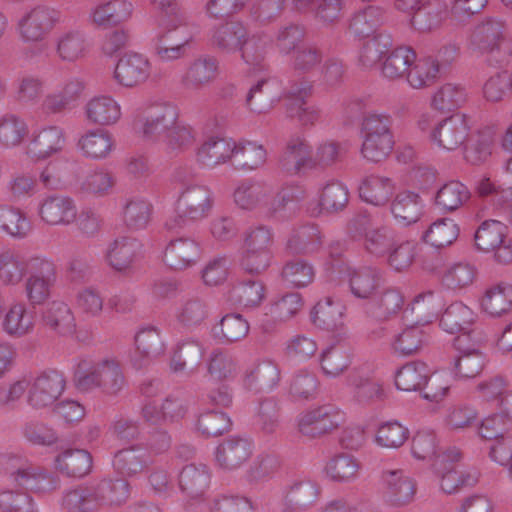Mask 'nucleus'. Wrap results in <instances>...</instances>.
<instances>
[{"mask_svg": "<svg viewBox=\"0 0 512 512\" xmlns=\"http://www.w3.org/2000/svg\"><path fill=\"white\" fill-rule=\"evenodd\" d=\"M136 127L145 141L162 144L174 156L189 150L196 141L195 130L180 119L178 106L170 101H148Z\"/></svg>", "mask_w": 512, "mask_h": 512, "instance_id": "nucleus-1", "label": "nucleus"}, {"mask_svg": "<svg viewBox=\"0 0 512 512\" xmlns=\"http://www.w3.org/2000/svg\"><path fill=\"white\" fill-rule=\"evenodd\" d=\"M75 385L82 392L99 391L105 396L115 397L126 386L123 365L114 356L83 359L75 372Z\"/></svg>", "mask_w": 512, "mask_h": 512, "instance_id": "nucleus-2", "label": "nucleus"}, {"mask_svg": "<svg viewBox=\"0 0 512 512\" xmlns=\"http://www.w3.org/2000/svg\"><path fill=\"white\" fill-rule=\"evenodd\" d=\"M173 178L180 184L176 201L177 223L175 225L167 223V226L171 229L207 218L215 203L213 191L206 185L189 182L185 171L180 168L175 170Z\"/></svg>", "mask_w": 512, "mask_h": 512, "instance_id": "nucleus-3", "label": "nucleus"}, {"mask_svg": "<svg viewBox=\"0 0 512 512\" xmlns=\"http://www.w3.org/2000/svg\"><path fill=\"white\" fill-rule=\"evenodd\" d=\"M11 484L35 494H49L60 488V478L49 469L27 460L6 455L1 459Z\"/></svg>", "mask_w": 512, "mask_h": 512, "instance_id": "nucleus-4", "label": "nucleus"}, {"mask_svg": "<svg viewBox=\"0 0 512 512\" xmlns=\"http://www.w3.org/2000/svg\"><path fill=\"white\" fill-rule=\"evenodd\" d=\"M361 155L368 161L378 163L385 160L393 150L392 118L388 114L369 112L361 125Z\"/></svg>", "mask_w": 512, "mask_h": 512, "instance_id": "nucleus-5", "label": "nucleus"}, {"mask_svg": "<svg viewBox=\"0 0 512 512\" xmlns=\"http://www.w3.org/2000/svg\"><path fill=\"white\" fill-rule=\"evenodd\" d=\"M57 282L55 263L42 255L32 256L30 269L23 285L29 305L36 307L48 303Z\"/></svg>", "mask_w": 512, "mask_h": 512, "instance_id": "nucleus-6", "label": "nucleus"}, {"mask_svg": "<svg viewBox=\"0 0 512 512\" xmlns=\"http://www.w3.org/2000/svg\"><path fill=\"white\" fill-rule=\"evenodd\" d=\"M439 376H431L430 369L423 362H410L396 373L395 384L399 390L411 392L426 389L425 398L439 401L445 396L448 386H439Z\"/></svg>", "mask_w": 512, "mask_h": 512, "instance_id": "nucleus-7", "label": "nucleus"}, {"mask_svg": "<svg viewBox=\"0 0 512 512\" xmlns=\"http://www.w3.org/2000/svg\"><path fill=\"white\" fill-rule=\"evenodd\" d=\"M478 250L494 253V259L500 264L512 262V238L508 237V227L498 220L483 221L474 235Z\"/></svg>", "mask_w": 512, "mask_h": 512, "instance_id": "nucleus-8", "label": "nucleus"}, {"mask_svg": "<svg viewBox=\"0 0 512 512\" xmlns=\"http://www.w3.org/2000/svg\"><path fill=\"white\" fill-rule=\"evenodd\" d=\"M461 452L451 448L439 454L432 464L440 478V488L446 494L458 492L463 487L474 486L478 482V472L474 469L458 471L454 463L460 460Z\"/></svg>", "mask_w": 512, "mask_h": 512, "instance_id": "nucleus-9", "label": "nucleus"}, {"mask_svg": "<svg viewBox=\"0 0 512 512\" xmlns=\"http://www.w3.org/2000/svg\"><path fill=\"white\" fill-rule=\"evenodd\" d=\"M59 21V11L38 5L23 13L18 20L17 30L23 42H41L47 38Z\"/></svg>", "mask_w": 512, "mask_h": 512, "instance_id": "nucleus-10", "label": "nucleus"}, {"mask_svg": "<svg viewBox=\"0 0 512 512\" xmlns=\"http://www.w3.org/2000/svg\"><path fill=\"white\" fill-rule=\"evenodd\" d=\"M365 216H357L349 222L348 232L355 240H362L366 252L375 257H385L396 235L388 226L368 227Z\"/></svg>", "mask_w": 512, "mask_h": 512, "instance_id": "nucleus-11", "label": "nucleus"}, {"mask_svg": "<svg viewBox=\"0 0 512 512\" xmlns=\"http://www.w3.org/2000/svg\"><path fill=\"white\" fill-rule=\"evenodd\" d=\"M27 403L36 410L52 406L65 390L66 380L56 370L44 371L27 380Z\"/></svg>", "mask_w": 512, "mask_h": 512, "instance_id": "nucleus-12", "label": "nucleus"}, {"mask_svg": "<svg viewBox=\"0 0 512 512\" xmlns=\"http://www.w3.org/2000/svg\"><path fill=\"white\" fill-rule=\"evenodd\" d=\"M382 497L393 506H404L413 501L417 484L405 470L389 468L382 471Z\"/></svg>", "mask_w": 512, "mask_h": 512, "instance_id": "nucleus-13", "label": "nucleus"}, {"mask_svg": "<svg viewBox=\"0 0 512 512\" xmlns=\"http://www.w3.org/2000/svg\"><path fill=\"white\" fill-rule=\"evenodd\" d=\"M469 119L464 114H454L440 121L430 132V141L437 147L454 151L468 139Z\"/></svg>", "mask_w": 512, "mask_h": 512, "instance_id": "nucleus-14", "label": "nucleus"}, {"mask_svg": "<svg viewBox=\"0 0 512 512\" xmlns=\"http://www.w3.org/2000/svg\"><path fill=\"white\" fill-rule=\"evenodd\" d=\"M91 40L87 32L79 27L61 30L54 39L56 57L64 63L73 64L87 57Z\"/></svg>", "mask_w": 512, "mask_h": 512, "instance_id": "nucleus-15", "label": "nucleus"}, {"mask_svg": "<svg viewBox=\"0 0 512 512\" xmlns=\"http://www.w3.org/2000/svg\"><path fill=\"white\" fill-rule=\"evenodd\" d=\"M344 420L343 413L332 405H323L301 413L298 429L302 435L317 437L337 428Z\"/></svg>", "mask_w": 512, "mask_h": 512, "instance_id": "nucleus-16", "label": "nucleus"}, {"mask_svg": "<svg viewBox=\"0 0 512 512\" xmlns=\"http://www.w3.org/2000/svg\"><path fill=\"white\" fill-rule=\"evenodd\" d=\"M151 69V63L145 55L128 52L118 60L113 79L124 88H135L150 78Z\"/></svg>", "mask_w": 512, "mask_h": 512, "instance_id": "nucleus-17", "label": "nucleus"}, {"mask_svg": "<svg viewBox=\"0 0 512 512\" xmlns=\"http://www.w3.org/2000/svg\"><path fill=\"white\" fill-rule=\"evenodd\" d=\"M272 194V183L259 179H246L237 185L233 198L240 209L251 211L260 208L268 216V204Z\"/></svg>", "mask_w": 512, "mask_h": 512, "instance_id": "nucleus-18", "label": "nucleus"}, {"mask_svg": "<svg viewBox=\"0 0 512 512\" xmlns=\"http://www.w3.org/2000/svg\"><path fill=\"white\" fill-rule=\"evenodd\" d=\"M346 381L354 401L361 406H373L384 402L388 397L383 382L361 370H352Z\"/></svg>", "mask_w": 512, "mask_h": 512, "instance_id": "nucleus-19", "label": "nucleus"}, {"mask_svg": "<svg viewBox=\"0 0 512 512\" xmlns=\"http://www.w3.org/2000/svg\"><path fill=\"white\" fill-rule=\"evenodd\" d=\"M141 254L142 243L137 238L118 236L107 244L104 259L112 269L123 272L130 270Z\"/></svg>", "mask_w": 512, "mask_h": 512, "instance_id": "nucleus-20", "label": "nucleus"}, {"mask_svg": "<svg viewBox=\"0 0 512 512\" xmlns=\"http://www.w3.org/2000/svg\"><path fill=\"white\" fill-rule=\"evenodd\" d=\"M218 74V59L208 54L200 55L188 63L180 83L186 90L199 91L213 83Z\"/></svg>", "mask_w": 512, "mask_h": 512, "instance_id": "nucleus-21", "label": "nucleus"}, {"mask_svg": "<svg viewBox=\"0 0 512 512\" xmlns=\"http://www.w3.org/2000/svg\"><path fill=\"white\" fill-rule=\"evenodd\" d=\"M41 324L50 332L72 336L77 329L76 318L70 305L60 299L48 302L40 313Z\"/></svg>", "mask_w": 512, "mask_h": 512, "instance_id": "nucleus-22", "label": "nucleus"}, {"mask_svg": "<svg viewBox=\"0 0 512 512\" xmlns=\"http://www.w3.org/2000/svg\"><path fill=\"white\" fill-rule=\"evenodd\" d=\"M38 215L47 225L68 226L76 220L77 207L72 198L53 194L40 200Z\"/></svg>", "mask_w": 512, "mask_h": 512, "instance_id": "nucleus-23", "label": "nucleus"}, {"mask_svg": "<svg viewBox=\"0 0 512 512\" xmlns=\"http://www.w3.org/2000/svg\"><path fill=\"white\" fill-rule=\"evenodd\" d=\"M279 167L291 176L313 169L312 147L306 138L294 135L288 139L279 159Z\"/></svg>", "mask_w": 512, "mask_h": 512, "instance_id": "nucleus-24", "label": "nucleus"}, {"mask_svg": "<svg viewBox=\"0 0 512 512\" xmlns=\"http://www.w3.org/2000/svg\"><path fill=\"white\" fill-rule=\"evenodd\" d=\"M280 381V369L271 360H262L248 367L242 375V386L253 393H269Z\"/></svg>", "mask_w": 512, "mask_h": 512, "instance_id": "nucleus-25", "label": "nucleus"}, {"mask_svg": "<svg viewBox=\"0 0 512 512\" xmlns=\"http://www.w3.org/2000/svg\"><path fill=\"white\" fill-rule=\"evenodd\" d=\"M253 453V443L244 437L231 436L224 439L216 448L217 465L227 471L240 468Z\"/></svg>", "mask_w": 512, "mask_h": 512, "instance_id": "nucleus-26", "label": "nucleus"}, {"mask_svg": "<svg viewBox=\"0 0 512 512\" xmlns=\"http://www.w3.org/2000/svg\"><path fill=\"white\" fill-rule=\"evenodd\" d=\"M154 464L143 443H136L115 452L113 467L123 477H135Z\"/></svg>", "mask_w": 512, "mask_h": 512, "instance_id": "nucleus-27", "label": "nucleus"}, {"mask_svg": "<svg viewBox=\"0 0 512 512\" xmlns=\"http://www.w3.org/2000/svg\"><path fill=\"white\" fill-rule=\"evenodd\" d=\"M247 33V28L242 22L229 20L211 28L209 42L221 53L235 54L241 49Z\"/></svg>", "mask_w": 512, "mask_h": 512, "instance_id": "nucleus-28", "label": "nucleus"}, {"mask_svg": "<svg viewBox=\"0 0 512 512\" xmlns=\"http://www.w3.org/2000/svg\"><path fill=\"white\" fill-rule=\"evenodd\" d=\"M35 325L36 315L23 301L11 303L1 321L3 332L12 338L30 335L34 331Z\"/></svg>", "mask_w": 512, "mask_h": 512, "instance_id": "nucleus-29", "label": "nucleus"}, {"mask_svg": "<svg viewBox=\"0 0 512 512\" xmlns=\"http://www.w3.org/2000/svg\"><path fill=\"white\" fill-rule=\"evenodd\" d=\"M504 28V22L499 19L492 17L484 19L471 34V49L481 54L497 52L504 39Z\"/></svg>", "mask_w": 512, "mask_h": 512, "instance_id": "nucleus-30", "label": "nucleus"}, {"mask_svg": "<svg viewBox=\"0 0 512 512\" xmlns=\"http://www.w3.org/2000/svg\"><path fill=\"white\" fill-rule=\"evenodd\" d=\"M133 10V4L127 0H108L91 9L89 20L96 27L106 29L128 21Z\"/></svg>", "mask_w": 512, "mask_h": 512, "instance_id": "nucleus-31", "label": "nucleus"}, {"mask_svg": "<svg viewBox=\"0 0 512 512\" xmlns=\"http://www.w3.org/2000/svg\"><path fill=\"white\" fill-rule=\"evenodd\" d=\"M233 148L234 141L232 139L211 136L196 149L195 159L200 166L214 169L231 162Z\"/></svg>", "mask_w": 512, "mask_h": 512, "instance_id": "nucleus-32", "label": "nucleus"}, {"mask_svg": "<svg viewBox=\"0 0 512 512\" xmlns=\"http://www.w3.org/2000/svg\"><path fill=\"white\" fill-rule=\"evenodd\" d=\"M200 255V246L194 239L181 237L169 242L163 260L171 269L184 270L196 264Z\"/></svg>", "mask_w": 512, "mask_h": 512, "instance_id": "nucleus-33", "label": "nucleus"}, {"mask_svg": "<svg viewBox=\"0 0 512 512\" xmlns=\"http://www.w3.org/2000/svg\"><path fill=\"white\" fill-rule=\"evenodd\" d=\"M84 113L88 122L98 126H112L122 117L120 103L111 95H97L87 101Z\"/></svg>", "mask_w": 512, "mask_h": 512, "instance_id": "nucleus-34", "label": "nucleus"}, {"mask_svg": "<svg viewBox=\"0 0 512 512\" xmlns=\"http://www.w3.org/2000/svg\"><path fill=\"white\" fill-rule=\"evenodd\" d=\"M424 207V201L419 194L405 190L396 194L391 202L390 211L395 221L406 227L421 219Z\"/></svg>", "mask_w": 512, "mask_h": 512, "instance_id": "nucleus-35", "label": "nucleus"}, {"mask_svg": "<svg viewBox=\"0 0 512 512\" xmlns=\"http://www.w3.org/2000/svg\"><path fill=\"white\" fill-rule=\"evenodd\" d=\"M203 351L198 340L187 339L179 342L170 359V371L177 375H192L202 359Z\"/></svg>", "mask_w": 512, "mask_h": 512, "instance_id": "nucleus-36", "label": "nucleus"}, {"mask_svg": "<svg viewBox=\"0 0 512 512\" xmlns=\"http://www.w3.org/2000/svg\"><path fill=\"white\" fill-rule=\"evenodd\" d=\"M135 344L139 356L133 359V366L137 369L162 356L166 350L160 331L155 327L141 329L135 336Z\"/></svg>", "mask_w": 512, "mask_h": 512, "instance_id": "nucleus-37", "label": "nucleus"}, {"mask_svg": "<svg viewBox=\"0 0 512 512\" xmlns=\"http://www.w3.org/2000/svg\"><path fill=\"white\" fill-rule=\"evenodd\" d=\"M280 100L278 82L273 79H262L250 88L245 105L251 112L263 114L270 111Z\"/></svg>", "mask_w": 512, "mask_h": 512, "instance_id": "nucleus-38", "label": "nucleus"}, {"mask_svg": "<svg viewBox=\"0 0 512 512\" xmlns=\"http://www.w3.org/2000/svg\"><path fill=\"white\" fill-rule=\"evenodd\" d=\"M32 256L25 258L11 248L0 249V283L4 286H16L22 282L30 269Z\"/></svg>", "mask_w": 512, "mask_h": 512, "instance_id": "nucleus-39", "label": "nucleus"}, {"mask_svg": "<svg viewBox=\"0 0 512 512\" xmlns=\"http://www.w3.org/2000/svg\"><path fill=\"white\" fill-rule=\"evenodd\" d=\"M65 145V136L62 128L47 126L34 133L28 153L38 159H45L60 152Z\"/></svg>", "mask_w": 512, "mask_h": 512, "instance_id": "nucleus-40", "label": "nucleus"}, {"mask_svg": "<svg viewBox=\"0 0 512 512\" xmlns=\"http://www.w3.org/2000/svg\"><path fill=\"white\" fill-rule=\"evenodd\" d=\"M93 459L84 449H66L54 460L55 469L69 478H83L91 472Z\"/></svg>", "mask_w": 512, "mask_h": 512, "instance_id": "nucleus-41", "label": "nucleus"}, {"mask_svg": "<svg viewBox=\"0 0 512 512\" xmlns=\"http://www.w3.org/2000/svg\"><path fill=\"white\" fill-rule=\"evenodd\" d=\"M163 25L164 30L160 34L187 49L199 32L198 25L192 21L186 11L167 17Z\"/></svg>", "mask_w": 512, "mask_h": 512, "instance_id": "nucleus-42", "label": "nucleus"}, {"mask_svg": "<svg viewBox=\"0 0 512 512\" xmlns=\"http://www.w3.org/2000/svg\"><path fill=\"white\" fill-rule=\"evenodd\" d=\"M77 145L85 157L101 160L111 154L115 146V141L109 131L96 128L83 134L79 138Z\"/></svg>", "mask_w": 512, "mask_h": 512, "instance_id": "nucleus-43", "label": "nucleus"}, {"mask_svg": "<svg viewBox=\"0 0 512 512\" xmlns=\"http://www.w3.org/2000/svg\"><path fill=\"white\" fill-rule=\"evenodd\" d=\"M404 296L398 288L389 287L365 306L367 316L383 321L396 315L403 307Z\"/></svg>", "mask_w": 512, "mask_h": 512, "instance_id": "nucleus-44", "label": "nucleus"}, {"mask_svg": "<svg viewBox=\"0 0 512 512\" xmlns=\"http://www.w3.org/2000/svg\"><path fill=\"white\" fill-rule=\"evenodd\" d=\"M473 320L474 313L468 306L462 302H454L445 309L439 324L444 331L450 334L463 332V335L457 338V343L461 346Z\"/></svg>", "mask_w": 512, "mask_h": 512, "instance_id": "nucleus-45", "label": "nucleus"}, {"mask_svg": "<svg viewBox=\"0 0 512 512\" xmlns=\"http://www.w3.org/2000/svg\"><path fill=\"white\" fill-rule=\"evenodd\" d=\"M394 190L395 185L392 179L371 174L361 181L359 196L368 204L384 206L390 201Z\"/></svg>", "mask_w": 512, "mask_h": 512, "instance_id": "nucleus-46", "label": "nucleus"}, {"mask_svg": "<svg viewBox=\"0 0 512 512\" xmlns=\"http://www.w3.org/2000/svg\"><path fill=\"white\" fill-rule=\"evenodd\" d=\"M323 244V236L318 226L306 224L294 229L286 248L291 254L310 255L318 252Z\"/></svg>", "mask_w": 512, "mask_h": 512, "instance_id": "nucleus-47", "label": "nucleus"}, {"mask_svg": "<svg viewBox=\"0 0 512 512\" xmlns=\"http://www.w3.org/2000/svg\"><path fill=\"white\" fill-rule=\"evenodd\" d=\"M448 15V6L443 0H427L412 15L411 26L419 32L438 28Z\"/></svg>", "mask_w": 512, "mask_h": 512, "instance_id": "nucleus-48", "label": "nucleus"}, {"mask_svg": "<svg viewBox=\"0 0 512 512\" xmlns=\"http://www.w3.org/2000/svg\"><path fill=\"white\" fill-rule=\"evenodd\" d=\"M153 215L152 203L141 196H133L126 200L121 212L122 221L130 231L145 229Z\"/></svg>", "mask_w": 512, "mask_h": 512, "instance_id": "nucleus-49", "label": "nucleus"}, {"mask_svg": "<svg viewBox=\"0 0 512 512\" xmlns=\"http://www.w3.org/2000/svg\"><path fill=\"white\" fill-rule=\"evenodd\" d=\"M210 484V473L206 465L190 464L179 474V488L191 499L201 497Z\"/></svg>", "mask_w": 512, "mask_h": 512, "instance_id": "nucleus-50", "label": "nucleus"}, {"mask_svg": "<svg viewBox=\"0 0 512 512\" xmlns=\"http://www.w3.org/2000/svg\"><path fill=\"white\" fill-rule=\"evenodd\" d=\"M381 66L382 75L390 80L402 79L416 59L415 51L408 46L390 49Z\"/></svg>", "mask_w": 512, "mask_h": 512, "instance_id": "nucleus-51", "label": "nucleus"}, {"mask_svg": "<svg viewBox=\"0 0 512 512\" xmlns=\"http://www.w3.org/2000/svg\"><path fill=\"white\" fill-rule=\"evenodd\" d=\"M33 230L26 213L17 207L0 204V231L15 239H24Z\"/></svg>", "mask_w": 512, "mask_h": 512, "instance_id": "nucleus-52", "label": "nucleus"}, {"mask_svg": "<svg viewBox=\"0 0 512 512\" xmlns=\"http://www.w3.org/2000/svg\"><path fill=\"white\" fill-rule=\"evenodd\" d=\"M482 309L493 317H500L512 309V286L500 282L488 287L481 299Z\"/></svg>", "mask_w": 512, "mask_h": 512, "instance_id": "nucleus-53", "label": "nucleus"}, {"mask_svg": "<svg viewBox=\"0 0 512 512\" xmlns=\"http://www.w3.org/2000/svg\"><path fill=\"white\" fill-rule=\"evenodd\" d=\"M267 153L262 145L254 142L234 141L231 164L240 170L251 171L261 167L266 162Z\"/></svg>", "mask_w": 512, "mask_h": 512, "instance_id": "nucleus-54", "label": "nucleus"}, {"mask_svg": "<svg viewBox=\"0 0 512 512\" xmlns=\"http://www.w3.org/2000/svg\"><path fill=\"white\" fill-rule=\"evenodd\" d=\"M97 508L105 505H121L129 497V483L123 479H103L92 485Z\"/></svg>", "mask_w": 512, "mask_h": 512, "instance_id": "nucleus-55", "label": "nucleus"}, {"mask_svg": "<svg viewBox=\"0 0 512 512\" xmlns=\"http://www.w3.org/2000/svg\"><path fill=\"white\" fill-rule=\"evenodd\" d=\"M318 494L315 482L308 479L295 481L286 492L284 505L291 511L303 510L316 502Z\"/></svg>", "mask_w": 512, "mask_h": 512, "instance_id": "nucleus-56", "label": "nucleus"}, {"mask_svg": "<svg viewBox=\"0 0 512 512\" xmlns=\"http://www.w3.org/2000/svg\"><path fill=\"white\" fill-rule=\"evenodd\" d=\"M384 10L378 6H367L351 18L349 32L358 38L369 37L384 22Z\"/></svg>", "mask_w": 512, "mask_h": 512, "instance_id": "nucleus-57", "label": "nucleus"}, {"mask_svg": "<svg viewBox=\"0 0 512 512\" xmlns=\"http://www.w3.org/2000/svg\"><path fill=\"white\" fill-rule=\"evenodd\" d=\"M380 272L374 267H361L349 273V288L353 296L370 299L379 286Z\"/></svg>", "mask_w": 512, "mask_h": 512, "instance_id": "nucleus-58", "label": "nucleus"}, {"mask_svg": "<svg viewBox=\"0 0 512 512\" xmlns=\"http://www.w3.org/2000/svg\"><path fill=\"white\" fill-rule=\"evenodd\" d=\"M352 363L350 350L342 345H333L324 350L320 357L323 374L330 378L342 375Z\"/></svg>", "mask_w": 512, "mask_h": 512, "instance_id": "nucleus-59", "label": "nucleus"}, {"mask_svg": "<svg viewBox=\"0 0 512 512\" xmlns=\"http://www.w3.org/2000/svg\"><path fill=\"white\" fill-rule=\"evenodd\" d=\"M486 364V356L476 348L461 350L451 368L456 379L466 380L481 373Z\"/></svg>", "mask_w": 512, "mask_h": 512, "instance_id": "nucleus-60", "label": "nucleus"}, {"mask_svg": "<svg viewBox=\"0 0 512 512\" xmlns=\"http://www.w3.org/2000/svg\"><path fill=\"white\" fill-rule=\"evenodd\" d=\"M271 38L266 34H254L245 37L240 52L242 60L253 69H263Z\"/></svg>", "mask_w": 512, "mask_h": 512, "instance_id": "nucleus-61", "label": "nucleus"}, {"mask_svg": "<svg viewBox=\"0 0 512 512\" xmlns=\"http://www.w3.org/2000/svg\"><path fill=\"white\" fill-rule=\"evenodd\" d=\"M459 226L449 218L438 219L423 233L422 240L435 248L450 246L459 236Z\"/></svg>", "mask_w": 512, "mask_h": 512, "instance_id": "nucleus-62", "label": "nucleus"}, {"mask_svg": "<svg viewBox=\"0 0 512 512\" xmlns=\"http://www.w3.org/2000/svg\"><path fill=\"white\" fill-rule=\"evenodd\" d=\"M471 196L466 185L457 180H451L442 185L436 193L435 204L442 210L455 211L466 203Z\"/></svg>", "mask_w": 512, "mask_h": 512, "instance_id": "nucleus-63", "label": "nucleus"}, {"mask_svg": "<svg viewBox=\"0 0 512 512\" xmlns=\"http://www.w3.org/2000/svg\"><path fill=\"white\" fill-rule=\"evenodd\" d=\"M392 47V36L386 32L378 33L363 44L359 53V63L364 68L374 67Z\"/></svg>", "mask_w": 512, "mask_h": 512, "instance_id": "nucleus-64", "label": "nucleus"}]
</instances>
